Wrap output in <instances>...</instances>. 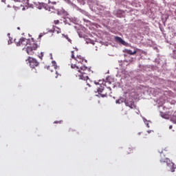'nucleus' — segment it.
<instances>
[{"label": "nucleus", "instance_id": "obj_5", "mask_svg": "<svg viewBox=\"0 0 176 176\" xmlns=\"http://www.w3.org/2000/svg\"><path fill=\"white\" fill-rule=\"evenodd\" d=\"M96 85H98L97 89H111V87L107 86L109 85V82L99 81V82L96 83Z\"/></svg>", "mask_w": 176, "mask_h": 176}, {"label": "nucleus", "instance_id": "obj_7", "mask_svg": "<svg viewBox=\"0 0 176 176\" xmlns=\"http://www.w3.org/2000/svg\"><path fill=\"white\" fill-rule=\"evenodd\" d=\"M52 66H48L47 67V69H49L50 71H51V72H53V68H54V69H57V68H58V66H57V63H56V61L53 60L52 62Z\"/></svg>", "mask_w": 176, "mask_h": 176}, {"label": "nucleus", "instance_id": "obj_11", "mask_svg": "<svg viewBox=\"0 0 176 176\" xmlns=\"http://www.w3.org/2000/svg\"><path fill=\"white\" fill-rule=\"evenodd\" d=\"M116 40L120 42V43H123V42H124V41H123V39H122V38L119 36L116 37Z\"/></svg>", "mask_w": 176, "mask_h": 176}, {"label": "nucleus", "instance_id": "obj_9", "mask_svg": "<svg viewBox=\"0 0 176 176\" xmlns=\"http://www.w3.org/2000/svg\"><path fill=\"white\" fill-rule=\"evenodd\" d=\"M125 53H126L127 54H130L131 56H133V54H137V51L135 50L134 52H133L131 50H125Z\"/></svg>", "mask_w": 176, "mask_h": 176}, {"label": "nucleus", "instance_id": "obj_13", "mask_svg": "<svg viewBox=\"0 0 176 176\" xmlns=\"http://www.w3.org/2000/svg\"><path fill=\"white\" fill-rule=\"evenodd\" d=\"M56 29L58 30H56L57 34H61V29L58 28V27H56Z\"/></svg>", "mask_w": 176, "mask_h": 176}, {"label": "nucleus", "instance_id": "obj_26", "mask_svg": "<svg viewBox=\"0 0 176 176\" xmlns=\"http://www.w3.org/2000/svg\"><path fill=\"white\" fill-rule=\"evenodd\" d=\"M8 35H10V34H8Z\"/></svg>", "mask_w": 176, "mask_h": 176}, {"label": "nucleus", "instance_id": "obj_16", "mask_svg": "<svg viewBox=\"0 0 176 176\" xmlns=\"http://www.w3.org/2000/svg\"><path fill=\"white\" fill-rule=\"evenodd\" d=\"M10 43H12V39H9V41H8V45H10Z\"/></svg>", "mask_w": 176, "mask_h": 176}, {"label": "nucleus", "instance_id": "obj_25", "mask_svg": "<svg viewBox=\"0 0 176 176\" xmlns=\"http://www.w3.org/2000/svg\"><path fill=\"white\" fill-rule=\"evenodd\" d=\"M147 126H148V127H149V124H147Z\"/></svg>", "mask_w": 176, "mask_h": 176}, {"label": "nucleus", "instance_id": "obj_14", "mask_svg": "<svg viewBox=\"0 0 176 176\" xmlns=\"http://www.w3.org/2000/svg\"><path fill=\"white\" fill-rule=\"evenodd\" d=\"M58 23H60V21L58 20L54 21V24H58Z\"/></svg>", "mask_w": 176, "mask_h": 176}, {"label": "nucleus", "instance_id": "obj_2", "mask_svg": "<svg viewBox=\"0 0 176 176\" xmlns=\"http://www.w3.org/2000/svg\"><path fill=\"white\" fill-rule=\"evenodd\" d=\"M14 43L16 46H27L26 53H28L29 56H34L35 50L38 49V45L35 43L34 38L27 39L22 37L19 41H17V39H14Z\"/></svg>", "mask_w": 176, "mask_h": 176}, {"label": "nucleus", "instance_id": "obj_6", "mask_svg": "<svg viewBox=\"0 0 176 176\" xmlns=\"http://www.w3.org/2000/svg\"><path fill=\"white\" fill-rule=\"evenodd\" d=\"M125 104L126 105V107L131 108V109H134V108H135V104H134V102H133V100H126Z\"/></svg>", "mask_w": 176, "mask_h": 176}, {"label": "nucleus", "instance_id": "obj_19", "mask_svg": "<svg viewBox=\"0 0 176 176\" xmlns=\"http://www.w3.org/2000/svg\"><path fill=\"white\" fill-rule=\"evenodd\" d=\"M169 129H173V125H170V126H169Z\"/></svg>", "mask_w": 176, "mask_h": 176}, {"label": "nucleus", "instance_id": "obj_3", "mask_svg": "<svg viewBox=\"0 0 176 176\" xmlns=\"http://www.w3.org/2000/svg\"><path fill=\"white\" fill-rule=\"evenodd\" d=\"M160 162L161 163H166L168 167H170L171 173H174V171H175L176 165L175 164L170 161V159L168 158L162 159L160 160Z\"/></svg>", "mask_w": 176, "mask_h": 176}, {"label": "nucleus", "instance_id": "obj_12", "mask_svg": "<svg viewBox=\"0 0 176 176\" xmlns=\"http://www.w3.org/2000/svg\"><path fill=\"white\" fill-rule=\"evenodd\" d=\"M126 152H127L128 154L133 153V148H129L126 150Z\"/></svg>", "mask_w": 176, "mask_h": 176}, {"label": "nucleus", "instance_id": "obj_23", "mask_svg": "<svg viewBox=\"0 0 176 176\" xmlns=\"http://www.w3.org/2000/svg\"><path fill=\"white\" fill-rule=\"evenodd\" d=\"M151 131H148V133H151Z\"/></svg>", "mask_w": 176, "mask_h": 176}, {"label": "nucleus", "instance_id": "obj_21", "mask_svg": "<svg viewBox=\"0 0 176 176\" xmlns=\"http://www.w3.org/2000/svg\"><path fill=\"white\" fill-rule=\"evenodd\" d=\"M89 87H91L89 84H87Z\"/></svg>", "mask_w": 176, "mask_h": 176}, {"label": "nucleus", "instance_id": "obj_20", "mask_svg": "<svg viewBox=\"0 0 176 176\" xmlns=\"http://www.w3.org/2000/svg\"><path fill=\"white\" fill-rule=\"evenodd\" d=\"M42 36H43V35H42V34L39 35V38H42Z\"/></svg>", "mask_w": 176, "mask_h": 176}, {"label": "nucleus", "instance_id": "obj_24", "mask_svg": "<svg viewBox=\"0 0 176 176\" xmlns=\"http://www.w3.org/2000/svg\"><path fill=\"white\" fill-rule=\"evenodd\" d=\"M69 131H72V129H69Z\"/></svg>", "mask_w": 176, "mask_h": 176}, {"label": "nucleus", "instance_id": "obj_1", "mask_svg": "<svg viewBox=\"0 0 176 176\" xmlns=\"http://www.w3.org/2000/svg\"><path fill=\"white\" fill-rule=\"evenodd\" d=\"M86 64H87V60L85 59L81 55H77L75 57L74 51H72V59L70 60L71 68L76 69L81 74L80 75V79L82 80H87L89 79V74H90V69H89Z\"/></svg>", "mask_w": 176, "mask_h": 176}, {"label": "nucleus", "instance_id": "obj_22", "mask_svg": "<svg viewBox=\"0 0 176 176\" xmlns=\"http://www.w3.org/2000/svg\"><path fill=\"white\" fill-rule=\"evenodd\" d=\"M6 0H1L2 2H6Z\"/></svg>", "mask_w": 176, "mask_h": 176}, {"label": "nucleus", "instance_id": "obj_17", "mask_svg": "<svg viewBox=\"0 0 176 176\" xmlns=\"http://www.w3.org/2000/svg\"><path fill=\"white\" fill-rule=\"evenodd\" d=\"M63 121H55L54 123H62Z\"/></svg>", "mask_w": 176, "mask_h": 176}, {"label": "nucleus", "instance_id": "obj_10", "mask_svg": "<svg viewBox=\"0 0 176 176\" xmlns=\"http://www.w3.org/2000/svg\"><path fill=\"white\" fill-rule=\"evenodd\" d=\"M63 36H64L65 38V39H67V41H68V42H69L70 43H72V40H71V38H69V37H68V35H65V34H62Z\"/></svg>", "mask_w": 176, "mask_h": 176}, {"label": "nucleus", "instance_id": "obj_8", "mask_svg": "<svg viewBox=\"0 0 176 176\" xmlns=\"http://www.w3.org/2000/svg\"><path fill=\"white\" fill-rule=\"evenodd\" d=\"M97 93H98L101 97H105L107 96V93H104V89H98Z\"/></svg>", "mask_w": 176, "mask_h": 176}, {"label": "nucleus", "instance_id": "obj_4", "mask_svg": "<svg viewBox=\"0 0 176 176\" xmlns=\"http://www.w3.org/2000/svg\"><path fill=\"white\" fill-rule=\"evenodd\" d=\"M26 61H29L30 63V68H35L36 67H38V65H39V62L38 60H36V59L34 58H31V57H28V60H26Z\"/></svg>", "mask_w": 176, "mask_h": 176}, {"label": "nucleus", "instance_id": "obj_18", "mask_svg": "<svg viewBox=\"0 0 176 176\" xmlns=\"http://www.w3.org/2000/svg\"><path fill=\"white\" fill-rule=\"evenodd\" d=\"M56 78H57V76H58V72L56 71Z\"/></svg>", "mask_w": 176, "mask_h": 176}, {"label": "nucleus", "instance_id": "obj_15", "mask_svg": "<svg viewBox=\"0 0 176 176\" xmlns=\"http://www.w3.org/2000/svg\"><path fill=\"white\" fill-rule=\"evenodd\" d=\"M42 57H43V52H41V56H39V58H41L42 60Z\"/></svg>", "mask_w": 176, "mask_h": 176}]
</instances>
